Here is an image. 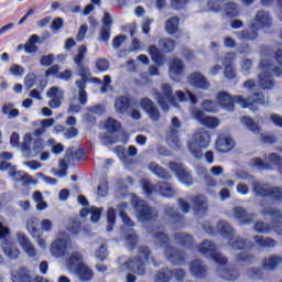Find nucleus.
Wrapping results in <instances>:
<instances>
[{"label":"nucleus","mask_w":282,"mask_h":282,"mask_svg":"<svg viewBox=\"0 0 282 282\" xmlns=\"http://www.w3.org/2000/svg\"><path fill=\"white\" fill-rule=\"evenodd\" d=\"M217 104L228 111L235 110V104L243 109L249 108L251 111H258L261 106H265L267 100L264 93H252L246 98L240 95L232 97L228 93L220 91L217 95Z\"/></svg>","instance_id":"1"},{"label":"nucleus","mask_w":282,"mask_h":282,"mask_svg":"<svg viewBox=\"0 0 282 282\" xmlns=\"http://www.w3.org/2000/svg\"><path fill=\"white\" fill-rule=\"evenodd\" d=\"M86 54H87V46L82 45L79 47V50L77 51V55H75L74 59H73L76 67H77V73H79V76L82 77V79L75 82V85H76L77 89H79L78 99H79V104L82 106H85L88 102V94L85 90V89H87V83L91 82L96 85H101L102 84L100 78L90 77L91 76L90 69L84 63Z\"/></svg>","instance_id":"2"},{"label":"nucleus","mask_w":282,"mask_h":282,"mask_svg":"<svg viewBox=\"0 0 282 282\" xmlns=\"http://www.w3.org/2000/svg\"><path fill=\"white\" fill-rule=\"evenodd\" d=\"M259 68L262 70L259 75L260 87L263 89H274V77L282 75V48H278L273 57L262 58Z\"/></svg>","instance_id":"3"},{"label":"nucleus","mask_w":282,"mask_h":282,"mask_svg":"<svg viewBox=\"0 0 282 282\" xmlns=\"http://www.w3.org/2000/svg\"><path fill=\"white\" fill-rule=\"evenodd\" d=\"M149 234L154 238L155 243H158L161 248H164V253L167 257V260L174 265H184L186 263V253L185 251H181L175 249V247L171 246V239L164 232H155L156 230H161L160 225H150L147 227Z\"/></svg>","instance_id":"4"},{"label":"nucleus","mask_w":282,"mask_h":282,"mask_svg":"<svg viewBox=\"0 0 282 282\" xmlns=\"http://www.w3.org/2000/svg\"><path fill=\"white\" fill-rule=\"evenodd\" d=\"M217 229L220 234V236L228 241L229 247L234 250H247L248 248L252 247V243L249 242L246 238H242L240 236L235 237V229L232 226H230L227 221H219L217 224Z\"/></svg>","instance_id":"5"},{"label":"nucleus","mask_w":282,"mask_h":282,"mask_svg":"<svg viewBox=\"0 0 282 282\" xmlns=\"http://www.w3.org/2000/svg\"><path fill=\"white\" fill-rule=\"evenodd\" d=\"M210 143V133L207 130H198L193 133L192 141L188 142L191 155L197 160L204 158L203 150L207 149Z\"/></svg>","instance_id":"6"},{"label":"nucleus","mask_w":282,"mask_h":282,"mask_svg":"<svg viewBox=\"0 0 282 282\" xmlns=\"http://www.w3.org/2000/svg\"><path fill=\"white\" fill-rule=\"evenodd\" d=\"M132 206L140 221L155 223L158 219H160V213H158L154 207L150 206L148 202L141 199L140 197L133 198Z\"/></svg>","instance_id":"7"},{"label":"nucleus","mask_w":282,"mask_h":282,"mask_svg":"<svg viewBox=\"0 0 282 282\" xmlns=\"http://www.w3.org/2000/svg\"><path fill=\"white\" fill-rule=\"evenodd\" d=\"M252 191L256 194V196H259L262 198H270L272 202H281L282 200V187L272 186V187L268 188L267 184L253 182Z\"/></svg>","instance_id":"8"},{"label":"nucleus","mask_w":282,"mask_h":282,"mask_svg":"<svg viewBox=\"0 0 282 282\" xmlns=\"http://www.w3.org/2000/svg\"><path fill=\"white\" fill-rule=\"evenodd\" d=\"M198 251L203 257L212 258L218 265H226L228 263V259L217 252V246L212 241H203L198 247Z\"/></svg>","instance_id":"9"},{"label":"nucleus","mask_w":282,"mask_h":282,"mask_svg":"<svg viewBox=\"0 0 282 282\" xmlns=\"http://www.w3.org/2000/svg\"><path fill=\"white\" fill-rule=\"evenodd\" d=\"M10 275L12 282H50L40 275L32 276L31 271L26 267L12 271Z\"/></svg>","instance_id":"10"},{"label":"nucleus","mask_w":282,"mask_h":282,"mask_svg":"<svg viewBox=\"0 0 282 282\" xmlns=\"http://www.w3.org/2000/svg\"><path fill=\"white\" fill-rule=\"evenodd\" d=\"M169 169L171 170L172 173H175L178 181L182 182L183 184H186L187 186L194 184V178L192 174L186 171L183 163L171 161L169 163Z\"/></svg>","instance_id":"11"},{"label":"nucleus","mask_w":282,"mask_h":282,"mask_svg":"<svg viewBox=\"0 0 282 282\" xmlns=\"http://www.w3.org/2000/svg\"><path fill=\"white\" fill-rule=\"evenodd\" d=\"M140 107L144 110V112L149 116V118L158 122L161 119V110L159 107L155 106V102L152 101L150 98H141Z\"/></svg>","instance_id":"12"},{"label":"nucleus","mask_w":282,"mask_h":282,"mask_svg":"<svg viewBox=\"0 0 282 282\" xmlns=\"http://www.w3.org/2000/svg\"><path fill=\"white\" fill-rule=\"evenodd\" d=\"M188 84L194 89L207 90L210 88V83L203 73L194 72L187 76Z\"/></svg>","instance_id":"13"},{"label":"nucleus","mask_w":282,"mask_h":282,"mask_svg":"<svg viewBox=\"0 0 282 282\" xmlns=\"http://www.w3.org/2000/svg\"><path fill=\"white\" fill-rule=\"evenodd\" d=\"M68 250V240L63 238L55 239L50 247V251L53 257L62 258L65 257Z\"/></svg>","instance_id":"14"},{"label":"nucleus","mask_w":282,"mask_h":282,"mask_svg":"<svg viewBox=\"0 0 282 282\" xmlns=\"http://www.w3.org/2000/svg\"><path fill=\"white\" fill-rule=\"evenodd\" d=\"M193 118L203 127L216 129L219 126V120L215 117H206L203 110H194Z\"/></svg>","instance_id":"15"},{"label":"nucleus","mask_w":282,"mask_h":282,"mask_svg":"<svg viewBox=\"0 0 282 282\" xmlns=\"http://www.w3.org/2000/svg\"><path fill=\"white\" fill-rule=\"evenodd\" d=\"M252 24H256V28L259 30H269L272 26V18L269 12L260 10L256 13L254 23Z\"/></svg>","instance_id":"16"},{"label":"nucleus","mask_w":282,"mask_h":282,"mask_svg":"<svg viewBox=\"0 0 282 282\" xmlns=\"http://www.w3.org/2000/svg\"><path fill=\"white\" fill-rule=\"evenodd\" d=\"M191 275L196 279H206L208 275L207 267L204 264L203 260H193L189 263Z\"/></svg>","instance_id":"17"},{"label":"nucleus","mask_w":282,"mask_h":282,"mask_svg":"<svg viewBox=\"0 0 282 282\" xmlns=\"http://www.w3.org/2000/svg\"><path fill=\"white\" fill-rule=\"evenodd\" d=\"M234 217L240 221L241 225H251L254 223L256 214H248V210L242 206L234 207Z\"/></svg>","instance_id":"18"},{"label":"nucleus","mask_w":282,"mask_h":282,"mask_svg":"<svg viewBox=\"0 0 282 282\" xmlns=\"http://www.w3.org/2000/svg\"><path fill=\"white\" fill-rule=\"evenodd\" d=\"M112 18L109 12L104 13L102 28L99 31V36L104 43H108L111 36Z\"/></svg>","instance_id":"19"},{"label":"nucleus","mask_w":282,"mask_h":282,"mask_svg":"<svg viewBox=\"0 0 282 282\" xmlns=\"http://www.w3.org/2000/svg\"><path fill=\"white\" fill-rule=\"evenodd\" d=\"M185 64L180 58L171 59L170 63V77L172 80H178L183 76Z\"/></svg>","instance_id":"20"},{"label":"nucleus","mask_w":282,"mask_h":282,"mask_svg":"<svg viewBox=\"0 0 282 282\" xmlns=\"http://www.w3.org/2000/svg\"><path fill=\"white\" fill-rule=\"evenodd\" d=\"M192 209L198 215H205L208 210L206 196L197 195L191 198Z\"/></svg>","instance_id":"21"},{"label":"nucleus","mask_w":282,"mask_h":282,"mask_svg":"<svg viewBox=\"0 0 282 282\" xmlns=\"http://www.w3.org/2000/svg\"><path fill=\"white\" fill-rule=\"evenodd\" d=\"M131 107V98L126 95L118 96L115 100V110L118 115H126Z\"/></svg>","instance_id":"22"},{"label":"nucleus","mask_w":282,"mask_h":282,"mask_svg":"<svg viewBox=\"0 0 282 282\" xmlns=\"http://www.w3.org/2000/svg\"><path fill=\"white\" fill-rule=\"evenodd\" d=\"M148 53L151 61L159 67H162L166 62V56L161 52L160 47L155 45L148 46Z\"/></svg>","instance_id":"23"},{"label":"nucleus","mask_w":282,"mask_h":282,"mask_svg":"<svg viewBox=\"0 0 282 282\" xmlns=\"http://www.w3.org/2000/svg\"><path fill=\"white\" fill-rule=\"evenodd\" d=\"M17 237H18V242L21 246V248L24 250V252L30 257H36V250L32 245V242L30 241V239L28 238V236L23 232H19L17 234Z\"/></svg>","instance_id":"24"},{"label":"nucleus","mask_w":282,"mask_h":282,"mask_svg":"<svg viewBox=\"0 0 282 282\" xmlns=\"http://www.w3.org/2000/svg\"><path fill=\"white\" fill-rule=\"evenodd\" d=\"M46 97L52 98V100L48 101V106L51 108L55 109L61 107L63 93L59 91L58 87L56 86L51 87L50 90L46 91Z\"/></svg>","instance_id":"25"},{"label":"nucleus","mask_w":282,"mask_h":282,"mask_svg":"<svg viewBox=\"0 0 282 282\" xmlns=\"http://www.w3.org/2000/svg\"><path fill=\"white\" fill-rule=\"evenodd\" d=\"M9 176L14 182H22L24 186L30 185L32 183V177L24 171H18L17 167L10 169Z\"/></svg>","instance_id":"26"},{"label":"nucleus","mask_w":282,"mask_h":282,"mask_svg":"<svg viewBox=\"0 0 282 282\" xmlns=\"http://www.w3.org/2000/svg\"><path fill=\"white\" fill-rule=\"evenodd\" d=\"M39 226H40V223H39L37 218L31 217V218L26 219L25 228H26V230H29L30 235L34 239H41L42 231L39 228Z\"/></svg>","instance_id":"27"},{"label":"nucleus","mask_w":282,"mask_h":282,"mask_svg":"<svg viewBox=\"0 0 282 282\" xmlns=\"http://www.w3.org/2000/svg\"><path fill=\"white\" fill-rule=\"evenodd\" d=\"M75 272L84 282H89L94 278V272L84 263H77L75 265Z\"/></svg>","instance_id":"28"},{"label":"nucleus","mask_w":282,"mask_h":282,"mask_svg":"<svg viewBox=\"0 0 282 282\" xmlns=\"http://www.w3.org/2000/svg\"><path fill=\"white\" fill-rule=\"evenodd\" d=\"M2 251L10 260H17L20 256L18 247L13 242L4 240L2 242Z\"/></svg>","instance_id":"29"},{"label":"nucleus","mask_w":282,"mask_h":282,"mask_svg":"<svg viewBox=\"0 0 282 282\" xmlns=\"http://www.w3.org/2000/svg\"><path fill=\"white\" fill-rule=\"evenodd\" d=\"M174 239L177 245L183 248H193L194 247V238L189 234L177 232L174 235Z\"/></svg>","instance_id":"30"},{"label":"nucleus","mask_w":282,"mask_h":282,"mask_svg":"<svg viewBox=\"0 0 282 282\" xmlns=\"http://www.w3.org/2000/svg\"><path fill=\"white\" fill-rule=\"evenodd\" d=\"M149 170L151 173H154L155 176L159 177L160 180H163V181L172 180L171 174H169V172L164 167L160 166L155 162H151L149 164Z\"/></svg>","instance_id":"31"},{"label":"nucleus","mask_w":282,"mask_h":282,"mask_svg":"<svg viewBox=\"0 0 282 282\" xmlns=\"http://www.w3.org/2000/svg\"><path fill=\"white\" fill-rule=\"evenodd\" d=\"M138 256L139 257H143L144 261L148 264H152L155 268L160 265V263H158L156 260L154 259V257L152 256L151 249L149 247H147V246H140L138 248Z\"/></svg>","instance_id":"32"},{"label":"nucleus","mask_w":282,"mask_h":282,"mask_svg":"<svg viewBox=\"0 0 282 282\" xmlns=\"http://www.w3.org/2000/svg\"><path fill=\"white\" fill-rule=\"evenodd\" d=\"M129 268H132L140 276L145 274V263L141 257H134L132 260H129Z\"/></svg>","instance_id":"33"},{"label":"nucleus","mask_w":282,"mask_h":282,"mask_svg":"<svg viewBox=\"0 0 282 282\" xmlns=\"http://www.w3.org/2000/svg\"><path fill=\"white\" fill-rule=\"evenodd\" d=\"M129 208V204L123 202L118 205V214L119 218L122 219L124 226L127 227H134L133 220L130 218V216L126 213V209Z\"/></svg>","instance_id":"34"},{"label":"nucleus","mask_w":282,"mask_h":282,"mask_svg":"<svg viewBox=\"0 0 282 282\" xmlns=\"http://www.w3.org/2000/svg\"><path fill=\"white\" fill-rule=\"evenodd\" d=\"M253 240L259 248H275L276 246V241L270 237L264 238L263 236L256 235Z\"/></svg>","instance_id":"35"},{"label":"nucleus","mask_w":282,"mask_h":282,"mask_svg":"<svg viewBox=\"0 0 282 282\" xmlns=\"http://www.w3.org/2000/svg\"><path fill=\"white\" fill-rule=\"evenodd\" d=\"M259 30L257 24H251L250 30H242L239 34L245 41H256L259 37Z\"/></svg>","instance_id":"36"},{"label":"nucleus","mask_w":282,"mask_h":282,"mask_svg":"<svg viewBox=\"0 0 282 282\" xmlns=\"http://www.w3.org/2000/svg\"><path fill=\"white\" fill-rule=\"evenodd\" d=\"M282 258L280 256L273 254L269 259H264L262 262V268L267 271H274L281 263Z\"/></svg>","instance_id":"37"},{"label":"nucleus","mask_w":282,"mask_h":282,"mask_svg":"<svg viewBox=\"0 0 282 282\" xmlns=\"http://www.w3.org/2000/svg\"><path fill=\"white\" fill-rule=\"evenodd\" d=\"M218 275L225 281H236L239 278V271L236 268L232 269H219Z\"/></svg>","instance_id":"38"},{"label":"nucleus","mask_w":282,"mask_h":282,"mask_svg":"<svg viewBox=\"0 0 282 282\" xmlns=\"http://www.w3.org/2000/svg\"><path fill=\"white\" fill-rule=\"evenodd\" d=\"M216 148L220 153H228L232 150V139L219 138L216 142Z\"/></svg>","instance_id":"39"},{"label":"nucleus","mask_w":282,"mask_h":282,"mask_svg":"<svg viewBox=\"0 0 282 282\" xmlns=\"http://www.w3.org/2000/svg\"><path fill=\"white\" fill-rule=\"evenodd\" d=\"M181 24V19L176 17H172L165 22V31L167 34H175L178 31V25Z\"/></svg>","instance_id":"40"},{"label":"nucleus","mask_w":282,"mask_h":282,"mask_svg":"<svg viewBox=\"0 0 282 282\" xmlns=\"http://www.w3.org/2000/svg\"><path fill=\"white\" fill-rule=\"evenodd\" d=\"M161 90L163 91V97L164 99L166 98V100L172 105V106H176V97L173 94V88L170 84H163V86H161Z\"/></svg>","instance_id":"41"},{"label":"nucleus","mask_w":282,"mask_h":282,"mask_svg":"<svg viewBox=\"0 0 282 282\" xmlns=\"http://www.w3.org/2000/svg\"><path fill=\"white\" fill-rule=\"evenodd\" d=\"M66 230L70 232L72 236H78L83 230L82 221L77 218H73L68 221Z\"/></svg>","instance_id":"42"},{"label":"nucleus","mask_w":282,"mask_h":282,"mask_svg":"<svg viewBox=\"0 0 282 282\" xmlns=\"http://www.w3.org/2000/svg\"><path fill=\"white\" fill-rule=\"evenodd\" d=\"M105 128L109 133H118L122 129V124L113 118H108L105 122Z\"/></svg>","instance_id":"43"},{"label":"nucleus","mask_w":282,"mask_h":282,"mask_svg":"<svg viewBox=\"0 0 282 282\" xmlns=\"http://www.w3.org/2000/svg\"><path fill=\"white\" fill-rule=\"evenodd\" d=\"M158 191L161 195L165 197H173L175 195V189L172 187L171 184L165 182L158 183Z\"/></svg>","instance_id":"44"},{"label":"nucleus","mask_w":282,"mask_h":282,"mask_svg":"<svg viewBox=\"0 0 282 282\" xmlns=\"http://www.w3.org/2000/svg\"><path fill=\"white\" fill-rule=\"evenodd\" d=\"M260 214L263 217H270L273 220L282 219V212L280 209L274 208V207L263 208V209H261Z\"/></svg>","instance_id":"45"},{"label":"nucleus","mask_w":282,"mask_h":282,"mask_svg":"<svg viewBox=\"0 0 282 282\" xmlns=\"http://www.w3.org/2000/svg\"><path fill=\"white\" fill-rule=\"evenodd\" d=\"M241 123L248 128V130H250L252 133L254 134H259L261 129L260 127L258 126V123L252 120L250 117H242L240 119Z\"/></svg>","instance_id":"46"},{"label":"nucleus","mask_w":282,"mask_h":282,"mask_svg":"<svg viewBox=\"0 0 282 282\" xmlns=\"http://www.w3.org/2000/svg\"><path fill=\"white\" fill-rule=\"evenodd\" d=\"M39 41H40L39 35H36V34L31 35L29 41H26V43L24 44V52L25 53L37 52L39 47L36 46L35 43H39Z\"/></svg>","instance_id":"47"},{"label":"nucleus","mask_w":282,"mask_h":282,"mask_svg":"<svg viewBox=\"0 0 282 282\" xmlns=\"http://www.w3.org/2000/svg\"><path fill=\"white\" fill-rule=\"evenodd\" d=\"M172 281V270L163 268L159 270L155 274V282H171Z\"/></svg>","instance_id":"48"},{"label":"nucleus","mask_w":282,"mask_h":282,"mask_svg":"<svg viewBox=\"0 0 282 282\" xmlns=\"http://www.w3.org/2000/svg\"><path fill=\"white\" fill-rule=\"evenodd\" d=\"M253 230L258 234L267 235L272 230V228H271L269 223H264L262 220H259V221L254 223Z\"/></svg>","instance_id":"49"},{"label":"nucleus","mask_w":282,"mask_h":282,"mask_svg":"<svg viewBox=\"0 0 282 282\" xmlns=\"http://www.w3.org/2000/svg\"><path fill=\"white\" fill-rule=\"evenodd\" d=\"M116 225V212L113 207H109L107 209V228L106 230L108 232H111L113 230V227Z\"/></svg>","instance_id":"50"},{"label":"nucleus","mask_w":282,"mask_h":282,"mask_svg":"<svg viewBox=\"0 0 282 282\" xmlns=\"http://www.w3.org/2000/svg\"><path fill=\"white\" fill-rule=\"evenodd\" d=\"M225 14H227L229 19L237 18L240 14L238 6L235 2H228L227 6H225Z\"/></svg>","instance_id":"51"},{"label":"nucleus","mask_w":282,"mask_h":282,"mask_svg":"<svg viewBox=\"0 0 282 282\" xmlns=\"http://www.w3.org/2000/svg\"><path fill=\"white\" fill-rule=\"evenodd\" d=\"M256 257L252 254H248L246 252H239L236 254V262L238 263H242V264H251L252 262H254Z\"/></svg>","instance_id":"52"},{"label":"nucleus","mask_w":282,"mask_h":282,"mask_svg":"<svg viewBox=\"0 0 282 282\" xmlns=\"http://www.w3.org/2000/svg\"><path fill=\"white\" fill-rule=\"evenodd\" d=\"M160 45L163 47V51L165 53H172L175 50L176 43L171 37H166L163 40H160Z\"/></svg>","instance_id":"53"},{"label":"nucleus","mask_w":282,"mask_h":282,"mask_svg":"<svg viewBox=\"0 0 282 282\" xmlns=\"http://www.w3.org/2000/svg\"><path fill=\"white\" fill-rule=\"evenodd\" d=\"M202 109L209 113H216L218 111L217 101L205 100L202 102Z\"/></svg>","instance_id":"54"},{"label":"nucleus","mask_w":282,"mask_h":282,"mask_svg":"<svg viewBox=\"0 0 282 282\" xmlns=\"http://www.w3.org/2000/svg\"><path fill=\"white\" fill-rule=\"evenodd\" d=\"M252 166L258 167L260 171H270L272 170L270 162H264L262 159L254 158L252 159Z\"/></svg>","instance_id":"55"},{"label":"nucleus","mask_w":282,"mask_h":282,"mask_svg":"<svg viewBox=\"0 0 282 282\" xmlns=\"http://www.w3.org/2000/svg\"><path fill=\"white\" fill-rule=\"evenodd\" d=\"M224 76L225 78H227L228 80H234L237 77V72L236 68L234 66V64H227L224 67Z\"/></svg>","instance_id":"56"},{"label":"nucleus","mask_w":282,"mask_h":282,"mask_svg":"<svg viewBox=\"0 0 282 282\" xmlns=\"http://www.w3.org/2000/svg\"><path fill=\"white\" fill-rule=\"evenodd\" d=\"M36 84V74L35 73H29L24 77V86L26 89H32Z\"/></svg>","instance_id":"57"},{"label":"nucleus","mask_w":282,"mask_h":282,"mask_svg":"<svg viewBox=\"0 0 282 282\" xmlns=\"http://www.w3.org/2000/svg\"><path fill=\"white\" fill-rule=\"evenodd\" d=\"M141 188H143V192L147 196H151L153 193L156 192V186L152 184L150 181H143L141 184Z\"/></svg>","instance_id":"58"},{"label":"nucleus","mask_w":282,"mask_h":282,"mask_svg":"<svg viewBox=\"0 0 282 282\" xmlns=\"http://www.w3.org/2000/svg\"><path fill=\"white\" fill-rule=\"evenodd\" d=\"M110 67L109 61L107 58H98L96 61V69L99 73L107 72Z\"/></svg>","instance_id":"59"},{"label":"nucleus","mask_w":282,"mask_h":282,"mask_svg":"<svg viewBox=\"0 0 282 282\" xmlns=\"http://www.w3.org/2000/svg\"><path fill=\"white\" fill-rule=\"evenodd\" d=\"M83 257L79 252H73L70 257H68V267L73 268L80 264Z\"/></svg>","instance_id":"60"},{"label":"nucleus","mask_w":282,"mask_h":282,"mask_svg":"<svg viewBox=\"0 0 282 282\" xmlns=\"http://www.w3.org/2000/svg\"><path fill=\"white\" fill-rule=\"evenodd\" d=\"M54 63H55V55H53V54L42 55V57L40 59L41 66H44V67H50Z\"/></svg>","instance_id":"61"},{"label":"nucleus","mask_w":282,"mask_h":282,"mask_svg":"<svg viewBox=\"0 0 282 282\" xmlns=\"http://www.w3.org/2000/svg\"><path fill=\"white\" fill-rule=\"evenodd\" d=\"M166 216H169V218L174 221L175 224L181 221L183 219L182 214L177 213L176 210H174V208H167L166 209Z\"/></svg>","instance_id":"62"},{"label":"nucleus","mask_w":282,"mask_h":282,"mask_svg":"<svg viewBox=\"0 0 282 282\" xmlns=\"http://www.w3.org/2000/svg\"><path fill=\"white\" fill-rule=\"evenodd\" d=\"M172 278L174 276L177 282H184L186 278V271L184 269L171 270Z\"/></svg>","instance_id":"63"},{"label":"nucleus","mask_w":282,"mask_h":282,"mask_svg":"<svg viewBox=\"0 0 282 282\" xmlns=\"http://www.w3.org/2000/svg\"><path fill=\"white\" fill-rule=\"evenodd\" d=\"M96 258L101 261H104L108 258V248L106 245H101V247H99L96 250Z\"/></svg>","instance_id":"64"}]
</instances>
